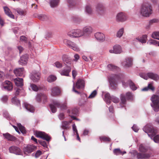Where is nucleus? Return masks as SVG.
Masks as SVG:
<instances>
[{"instance_id":"obj_31","label":"nucleus","mask_w":159,"mask_h":159,"mask_svg":"<svg viewBox=\"0 0 159 159\" xmlns=\"http://www.w3.org/2000/svg\"><path fill=\"white\" fill-rule=\"evenodd\" d=\"M15 84L17 86L21 87L23 85V79L17 78L14 80Z\"/></svg>"},{"instance_id":"obj_37","label":"nucleus","mask_w":159,"mask_h":159,"mask_svg":"<svg viewBox=\"0 0 159 159\" xmlns=\"http://www.w3.org/2000/svg\"><path fill=\"white\" fill-rule=\"evenodd\" d=\"M151 37L153 39L159 40V31H155L153 32L151 34Z\"/></svg>"},{"instance_id":"obj_44","label":"nucleus","mask_w":159,"mask_h":159,"mask_svg":"<svg viewBox=\"0 0 159 159\" xmlns=\"http://www.w3.org/2000/svg\"><path fill=\"white\" fill-rule=\"evenodd\" d=\"M107 68L110 70L114 71L115 70H119L120 68L117 66H115L112 64H109L107 66Z\"/></svg>"},{"instance_id":"obj_15","label":"nucleus","mask_w":159,"mask_h":159,"mask_svg":"<svg viewBox=\"0 0 159 159\" xmlns=\"http://www.w3.org/2000/svg\"><path fill=\"white\" fill-rule=\"evenodd\" d=\"M113 49H110L109 52L111 53L116 54H120L122 52V50L121 47L119 45H116L113 48Z\"/></svg>"},{"instance_id":"obj_38","label":"nucleus","mask_w":159,"mask_h":159,"mask_svg":"<svg viewBox=\"0 0 159 159\" xmlns=\"http://www.w3.org/2000/svg\"><path fill=\"white\" fill-rule=\"evenodd\" d=\"M128 83L130 88L132 90L134 91L137 89V87L131 80H128Z\"/></svg>"},{"instance_id":"obj_39","label":"nucleus","mask_w":159,"mask_h":159,"mask_svg":"<svg viewBox=\"0 0 159 159\" xmlns=\"http://www.w3.org/2000/svg\"><path fill=\"white\" fill-rule=\"evenodd\" d=\"M121 102L120 104L121 107H123L124 106V105L126 102V99L125 95L124 94H121L120 95Z\"/></svg>"},{"instance_id":"obj_8","label":"nucleus","mask_w":159,"mask_h":159,"mask_svg":"<svg viewBox=\"0 0 159 159\" xmlns=\"http://www.w3.org/2000/svg\"><path fill=\"white\" fill-rule=\"evenodd\" d=\"M133 61L132 57H127L121 62V65L125 68L130 67L133 64Z\"/></svg>"},{"instance_id":"obj_62","label":"nucleus","mask_w":159,"mask_h":159,"mask_svg":"<svg viewBox=\"0 0 159 159\" xmlns=\"http://www.w3.org/2000/svg\"><path fill=\"white\" fill-rule=\"evenodd\" d=\"M89 132V130L88 129H85L83 130V135L84 136L88 135Z\"/></svg>"},{"instance_id":"obj_48","label":"nucleus","mask_w":159,"mask_h":159,"mask_svg":"<svg viewBox=\"0 0 159 159\" xmlns=\"http://www.w3.org/2000/svg\"><path fill=\"white\" fill-rule=\"evenodd\" d=\"M57 79L56 76L53 75L49 76L47 78V81L49 82H52L55 81Z\"/></svg>"},{"instance_id":"obj_50","label":"nucleus","mask_w":159,"mask_h":159,"mask_svg":"<svg viewBox=\"0 0 159 159\" xmlns=\"http://www.w3.org/2000/svg\"><path fill=\"white\" fill-rule=\"evenodd\" d=\"M69 124L68 122L63 121L62 122V128L63 129H67L68 128V125Z\"/></svg>"},{"instance_id":"obj_1","label":"nucleus","mask_w":159,"mask_h":159,"mask_svg":"<svg viewBox=\"0 0 159 159\" xmlns=\"http://www.w3.org/2000/svg\"><path fill=\"white\" fill-rule=\"evenodd\" d=\"M143 129L151 139H153L155 142H159V135H156L157 133V131L154 129L152 124H149L143 127Z\"/></svg>"},{"instance_id":"obj_35","label":"nucleus","mask_w":159,"mask_h":159,"mask_svg":"<svg viewBox=\"0 0 159 159\" xmlns=\"http://www.w3.org/2000/svg\"><path fill=\"white\" fill-rule=\"evenodd\" d=\"M59 2V0H50V6L52 8L55 7L58 5Z\"/></svg>"},{"instance_id":"obj_6","label":"nucleus","mask_w":159,"mask_h":159,"mask_svg":"<svg viewBox=\"0 0 159 159\" xmlns=\"http://www.w3.org/2000/svg\"><path fill=\"white\" fill-rule=\"evenodd\" d=\"M68 35L72 38H79L84 36L82 30L80 29L73 30L68 33Z\"/></svg>"},{"instance_id":"obj_41","label":"nucleus","mask_w":159,"mask_h":159,"mask_svg":"<svg viewBox=\"0 0 159 159\" xmlns=\"http://www.w3.org/2000/svg\"><path fill=\"white\" fill-rule=\"evenodd\" d=\"M124 32V28H121L117 31L116 34V37L118 38H120L122 36Z\"/></svg>"},{"instance_id":"obj_9","label":"nucleus","mask_w":159,"mask_h":159,"mask_svg":"<svg viewBox=\"0 0 159 159\" xmlns=\"http://www.w3.org/2000/svg\"><path fill=\"white\" fill-rule=\"evenodd\" d=\"M63 42L65 44L70 47L74 51L78 52L80 51L79 46L75 43L72 42L67 39H65Z\"/></svg>"},{"instance_id":"obj_21","label":"nucleus","mask_w":159,"mask_h":159,"mask_svg":"<svg viewBox=\"0 0 159 159\" xmlns=\"http://www.w3.org/2000/svg\"><path fill=\"white\" fill-rule=\"evenodd\" d=\"M51 94L53 96H56L59 95L60 93L59 88L57 87H54L51 88Z\"/></svg>"},{"instance_id":"obj_3","label":"nucleus","mask_w":159,"mask_h":159,"mask_svg":"<svg viewBox=\"0 0 159 159\" xmlns=\"http://www.w3.org/2000/svg\"><path fill=\"white\" fill-rule=\"evenodd\" d=\"M56 106L60 108L61 110H66L68 108L66 101H65L61 104L58 101H54L50 105L51 111L53 113L56 112L57 111Z\"/></svg>"},{"instance_id":"obj_26","label":"nucleus","mask_w":159,"mask_h":159,"mask_svg":"<svg viewBox=\"0 0 159 159\" xmlns=\"http://www.w3.org/2000/svg\"><path fill=\"white\" fill-rule=\"evenodd\" d=\"M14 72L16 76H22L24 73L23 68L16 69L14 70Z\"/></svg>"},{"instance_id":"obj_53","label":"nucleus","mask_w":159,"mask_h":159,"mask_svg":"<svg viewBox=\"0 0 159 159\" xmlns=\"http://www.w3.org/2000/svg\"><path fill=\"white\" fill-rule=\"evenodd\" d=\"M82 96L84 97V98L83 99H80V102L82 104H84L87 102V98L86 94H83Z\"/></svg>"},{"instance_id":"obj_36","label":"nucleus","mask_w":159,"mask_h":159,"mask_svg":"<svg viewBox=\"0 0 159 159\" xmlns=\"http://www.w3.org/2000/svg\"><path fill=\"white\" fill-rule=\"evenodd\" d=\"M113 153L116 155H123L126 153L125 151L122 152L119 148L115 149L113 150Z\"/></svg>"},{"instance_id":"obj_28","label":"nucleus","mask_w":159,"mask_h":159,"mask_svg":"<svg viewBox=\"0 0 159 159\" xmlns=\"http://www.w3.org/2000/svg\"><path fill=\"white\" fill-rule=\"evenodd\" d=\"M3 135L5 138L8 141H14L16 139V138L8 133L3 134Z\"/></svg>"},{"instance_id":"obj_43","label":"nucleus","mask_w":159,"mask_h":159,"mask_svg":"<svg viewBox=\"0 0 159 159\" xmlns=\"http://www.w3.org/2000/svg\"><path fill=\"white\" fill-rule=\"evenodd\" d=\"M149 89H151L152 91H154V88L152 84H148L147 87H145L142 89V91H147Z\"/></svg>"},{"instance_id":"obj_40","label":"nucleus","mask_w":159,"mask_h":159,"mask_svg":"<svg viewBox=\"0 0 159 159\" xmlns=\"http://www.w3.org/2000/svg\"><path fill=\"white\" fill-rule=\"evenodd\" d=\"M139 150L141 152H145L148 150V148L144 144H140L139 147Z\"/></svg>"},{"instance_id":"obj_54","label":"nucleus","mask_w":159,"mask_h":159,"mask_svg":"<svg viewBox=\"0 0 159 159\" xmlns=\"http://www.w3.org/2000/svg\"><path fill=\"white\" fill-rule=\"evenodd\" d=\"M139 75L141 77L146 80L149 78L148 73L147 74L140 73L139 74Z\"/></svg>"},{"instance_id":"obj_47","label":"nucleus","mask_w":159,"mask_h":159,"mask_svg":"<svg viewBox=\"0 0 159 159\" xmlns=\"http://www.w3.org/2000/svg\"><path fill=\"white\" fill-rule=\"evenodd\" d=\"M11 102L13 104L17 106L20 105V101L17 99L16 97H14L12 98Z\"/></svg>"},{"instance_id":"obj_16","label":"nucleus","mask_w":159,"mask_h":159,"mask_svg":"<svg viewBox=\"0 0 159 159\" xmlns=\"http://www.w3.org/2000/svg\"><path fill=\"white\" fill-rule=\"evenodd\" d=\"M116 19L118 21L123 22L127 20V17L125 13L120 12L117 14Z\"/></svg>"},{"instance_id":"obj_49","label":"nucleus","mask_w":159,"mask_h":159,"mask_svg":"<svg viewBox=\"0 0 159 159\" xmlns=\"http://www.w3.org/2000/svg\"><path fill=\"white\" fill-rule=\"evenodd\" d=\"M126 97L127 99L130 100H133L134 98V95L131 92H127L126 94Z\"/></svg>"},{"instance_id":"obj_61","label":"nucleus","mask_w":159,"mask_h":159,"mask_svg":"<svg viewBox=\"0 0 159 159\" xmlns=\"http://www.w3.org/2000/svg\"><path fill=\"white\" fill-rule=\"evenodd\" d=\"M30 86L32 90L34 91H37L39 89V88L35 84H31Z\"/></svg>"},{"instance_id":"obj_23","label":"nucleus","mask_w":159,"mask_h":159,"mask_svg":"<svg viewBox=\"0 0 159 159\" xmlns=\"http://www.w3.org/2000/svg\"><path fill=\"white\" fill-rule=\"evenodd\" d=\"M28 56L27 54H25L20 57V59L19 61V63L21 65H24L27 64V62Z\"/></svg>"},{"instance_id":"obj_20","label":"nucleus","mask_w":159,"mask_h":159,"mask_svg":"<svg viewBox=\"0 0 159 159\" xmlns=\"http://www.w3.org/2000/svg\"><path fill=\"white\" fill-rule=\"evenodd\" d=\"M78 112V109L76 108L68 109L67 110V113L68 114L69 116L73 119H75V117L72 115H77Z\"/></svg>"},{"instance_id":"obj_25","label":"nucleus","mask_w":159,"mask_h":159,"mask_svg":"<svg viewBox=\"0 0 159 159\" xmlns=\"http://www.w3.org/2000/svg\"><path fill=\"white\" fill-rule=\"evenodd\" d=\"M134 153L135 156H136L137 158L138 159L145 158L148 157L150 156L148 154H145L138 153L136 151H134Z\"/></svg>"},{"instance_id":"obj_59","label":"nucleus","mask_w":159,"mask_h":159,"mask_svg":"<svg viewBox=\"0 0 159 159\" xmlns=\"http://www.w3.org/2000/svg\"><path fill=\"white\" fill-rule=\"evenodd\" d=\"M8 99V96L7 95H4L1 98V100L3 102H7Z\"/></svg>"},{"instance_id":"obj_7","label":"nucleus","mask_w":159,"mask_h":159,"mask_svg":"<svg viewBox=\"0 0 159 159\" xmlns=\"http://www.w3.org/2000/svg\"><path fill=\"white\" fill-rule=\"evenodd\" d=\"M122 75L121 74H111L108 77L109 82L111 86H114L116 85L117 80L121 78Z\"/></svg>"},{"instance_id":"obj_30","label":"nucleus","mask_w":159,"mask_h":159,"mask_svg":"<svg viewBox=\"0 0 159 159\" xmlns=\"http://www.w3.org/2000/svg\"><path fill=\"white\" fill-rule=\"evenodd\" d=\"M3 9L5 14L7 15L11 18L14 19V15L12 14L11 11L8 7H4Z\"/></svg>"},{"instance_id":"obj_57","label":"nucleus","mask_w":159,"mask_h":159,"mask_svg":"<svg viewBox=\"0 0 159 159\" xmlns=\"http://www.w3.org/2000/svg\"><path fill=\"white\" fill-rule=\"evenodd\" d=\"M58 117L61 120H64L65 118V113L60 112L58 115Z\"/></svg>"},{"instance_id":"obj_13","label":"nucleus","mask_w":159,"mask_h":159,"mask_svg":"<svg viewBox=\"0 0 159 159\" xmlns=\"http://www.w3.org/2000/svg\"><path fill=\"white\" fill-rule=\"evenodd\" d=\"M35 134L37 137L41 138L47 141H49L51 139V137L44 132L36 131Z\"/></svg>"},{"instance_id":"obj_14","label":"nucleus","mask_w":159,"mask_h":159,"mask_svg":"<svg viewBox=\"0 0 159 159\" xmlns=\"http://www.w3.org/2000/svg\"><path fill=\"white\" fill-rule=\"evenodd\" d=\"M40 73L36 71H33L31 74L30 77L34 82H37L40 79Z\"/></svg>"},{"instance_id":"obj_4","label":"nucleus","mask_w":159,"mask_h":159,"mask_svg":"<svg viewBox=\"0 0 159 159\" xmlns=\"http://www.w3.org/2000/svg\"><path fill=\"white\" fill-rule=\"evenodd\" d=\"M150 100L152 101L151 105L155 112L159 111V91L157 94H153L151 96Z\"/></svg>"},{"instance_id":"obj_55","label":"nucleus","mask_w":159,"mask_h":159,"mask_svg":"<svg viewBox=\"0 0 159 159\" xmlns=\"http://www.w3.org/2000/svg\"><path fill=\"white\" fill-rule=\"evenodd\" d=\"M100 139L101 141L109 142L110 140V139L106 136H102L100 137Z\"/></svg>"},{"instance_id":"obj_51","label":"nucleus","mask_w":159,"mask_h":159,"mask_svg":"<svg viewBox=\"0 0 159 159\" xmlns=\"http://www.w3.org/2000/svg\"><path fill=\"white\" fill-rule=\"evenodd\" d=\"M157 42L154 39H151L148 40L147 42V43L149 45H155L157 44Z\"/></svg>"},{"instance_id":"obj_19","label":"nucleus","mask_w":159,"mask_h":159,"mask_svg":"<svg viewBox=\"0 0 159 159\" xmlns=\"http://www.w3.org/2000/svg\"><path fill=\"white\" fill-rule=\"evenodd\" d=\"M96 9L97 12L98 14L102 15L104 13L105 8L102 4H98L96 6Z\"/></svg>"},{"instance_id":"obj_32","label":"nucleus","mask_w":159,"mask_h":159,"mask_svg":"<svg viewBox=\"0 0 159 159\" xmlns=\"http://www.w3.org/2000/svg\"><path fill=\"white\" fill-rule=\"evenodd\" d=\"M71 71V68L68 67L67 69H63L60 72V74L61 75L67 76H69V73Z\"/></svg>"},{"instance_id":"obj_46","label":"nucleus","mask_w":159,"mask_h":159,"mask_svg":"<svg viewBox=\"0 0 159 159\" xmlns=\"http://www.w3.org/2000/svg\"><path fill=\"white\" fill-rule=\"evenodd\" d=\"M63 61L67 64H70V58L66 55H63L62 57Z\"/></svg>"},{"instance_id":"obj_12","label":"nucleus","mask_w":159,"mask_h":159,"mask_svg":"<svg viewBox=\"0 0 159 159\" xmlns=\"http://www.w3.org/2000/svg\"><path fill=\"white\" fill-rule=\"evenodd\" d=\"M36 101L38 102H42L44 103L47 102V95L42 93L37 94L35 97Z\"/></svg>"},{"instance_id":"obj_64","label":"nucleus","mask_w":159,"mask_h":159,"mask_svg":"<svg viewBox=\"0 0 159 159\" xmlns=\"http://www.w3.org/2000/svg\"><path fill=\"white\" fill-rule=\"evenodd\" d=\"M4 78L5 74L2 71H0V81L4 80Z\"/></svg>"},{"instance_id":"obj_17","label":"nucleus","mask_w":159,"mask_h":159,"mask_svg":"<svg viewBox=\"0 0 159 159\" xmlns=\"http://www.w3.org/2000/svg\"><path fill=\"white\" fill-rule=\"evenodd\" d=\"M147 38V35L146 34L143 35L141 37L136 38L133 40V43L135 45H136V43L138 41L142 43H145L146 42Z\"/></svg>"},{"instance_id":"obj_24","label":"nucleus","mask_w":159,"mask_h":159,"mask_svg":"<svg viewBox=\"0 0 159 159\" xmlns=\"http://www.w3.org/2000/svg\"><path fill=\"white\" fill-rule=\"evenodd\" d=\"M95 37L97 40L99 41H103L105 39L104 34L99 32L96 33L95 34Z\"/></svg>"},{"instance_id":"obj_33","label":"nucleus","mask_w":159,"mask_h":159,"mask_svg":"<svg viewBox=\"0 0 159 159\" xmlns=\"http://www.w3.org/2000/svg\"><path fill=\"white\" fill-rule=\"evenodd\" d=\"M149 78H151L155 81H157L159 79V76L157 74L152 72L148 73Z\"/></svg>"},{"instance_id":"obj_34","label":"nucleus","mask_w":159,"mask_h":159,"mask_svg":"<svg viewBox=\"0 0 159 159\" xmlns=\"http://www.w3.org/2000/svg\"><path fill=\"white\" fill-rule=\"evenodd\" d=\"M72 129L73 131L74 134L76 135L77 139L80 142V139L79 136V134L78 132V130L77 129L76 126L75 124L72 125Z\"/></svg>"},{"instance_id":"obj_2","label":"nucleus","mask_w":159,"mask_h":159,"mask_svg":"<svg viewBox=\"0 0 159 159\" xmlns=\"http://www.w3.org/2000/svg\"><path fill=\"white\" fill-rule=\"evenodd\" d=\"M152 13V8L150 3L144 2L142 5L139 11L140 15L143 17H149Z\"/></svg>"},{"instance_id":"obj_10","label":"nucleus","mask_w":159,"mask_h":159,"mask_svg":"<svg viewBox=\"0 0 159 159\" xmlns=\"http://www.w3.org/2000/svg\"><path fill=\"white\" fill-rule=\"evenodd\" d=\"M1 87L2 90L8 91H11L13 89L11 83L10 81L7 80L2 84Z\"/></svg>"},{"instance_id":"obj_22","label":"nucleus","mask_w":159,"mask_h":159,"mask_svg":"<svg viewBox=\"0 0 159 159\" xmlns=\"http://www.w3.org/2000/svg\"><path fill=\"white\" fill-rule=\"evenodd\" d=\"M84 86V82L83 80L79 79L77 82L75 87L78 89H82Z\"/></svg>"},{"instance_id":"obj_60","label":"nucleus","mask_w":159,"mask_h":159,"mask_svg":"<svg viewBox=\"0 0 159 159\" xmlns=\"http://www.w3.org/2000/svg\"><path fill=\"white\" fill-rule=\"evenodd\" d=\"M54 66L57 68L60 69L62 67V64L59 61L55 62L54 64Z\"/></svg>"},{"instance_id":"obj_52","label":"nucleus","mask_w":159,"mask_h":159,"mask_svg":"<svg viewBox=\"0 0 159 159\" xmlns=\"http://www.w3.org/2000/svg\"><path fill=\"white\" fill-rule=\"evenodd\" d=\"M16 11L19 15L21 16H24L25 14V11L20 9H17Z\"/></svg>"},{"instance_id":"obj_27","label":"nucleus","mask_w":159,"mask_h":159,"mask_svg":"<svg viewBox=\"0 0 159 159\" xmlns=\"http://www.w3.org/2000/svg\"><path fill=\"white\" fill-rule=\"evenodd\" d=\"M82 31L84 33V35L86 34H89L92 32L93 29L91 26H86L83 28Z\"/></svg>"},{"instance_id":"obj_56","label":"nucleus","mask_w":159,"mask_h":159,"mask_svg":"<svg viewBox=\"0 0 159 159\" xmlns=\"http://www.w3.org/2000/svg\"><path fill=\"white\" fill-rule=\"evenodd\" d=\"M39 18L42 20H45L47 19L48 18L46 15L41 14L38 16Z\"/></svg>"},{"instance_id":"obj_45","label":"nucleus","mask_w":159,"mask_h":159,"mask_svg":"<svg viewBox=\"0 0 159 159\" xmlns=\"http://www.w3.org/2000/svg\"><path fill=\"white\" fill-rule=\"evenodd\" d=\"M85 12L89 14H92V10L90 5H87L85 7Z\"/></svg>"},{"instance_id":"obj_5","label":"nucleus","mask_w":159,"mask_h":159,"mask_svg":"<svg viewBox=\"0 0 159 159\" xmlns=\"http://www.w3.org/2000/svg\"><path fill=\"white\" fill-rule=\"evenodd\" d=\"M104 100L107 105H109L111 103V100L116 103H118L119 101V99L118 98L114 96L110 97V94L108 93H106Z\"/></svg>"},{"instance_id":"obj_11","label":"nucleus","mask_w":159,"mask_h":159,"mask_svg":"<svg viewBox=\"0 0 159 159\" xmlns=\"http://www.w3.org/2000/svg\"><path fill=\"white\" fill-rule=\"evenodd\" d=\"M36 146L33 145H28L23 148V152L25 154L27 155L30 154L36 149Z\"/></svg>"},{"instance_id":"obj_58","label":"nucleus","mask_w":159,"mask_h":159,"mask_svg":"<svg viewBox=\"0 0 159 159\" xmlns=\"http://www.w3.org/2000/svg\"><path fill=\"white\" fill-rule=\"evenodd\" d=\"M97 94V92L96 90H94L91 93L89 96L88 98H94L96 95Z\"/></svg>"},{"instance_id":"obj_63","label":"nucleus","mask_w":159,"mask_h":159,"mask_svg":"<svg viewBox=\"0 0 159 159\" xmlns=\"http://www.w3.org/2000/svg\"><path fill=\"white\" fill-rule=\"evenodd\" d=\"M132 128L133 131L135 132H137L139 130L138 127L136 125L134 124L133 126L132 127Z\"/></svg>"},{"instance_id":"obj_18","label":"nucleus","mask_w":159,"mask_h":159,"mask_svg":"<svg viewBox=\"0 0 159 159\" xmlns=\"http://www.w3.org/2000/svg\"><path fill=\"white\" fill-rule=\"evenodd\" d=\"M9 151L10 153L17 155H20L22 154L20 149L15 146H12L10 147L9 148Z\"/></svg>"},{"instance_id":"obj_42","label":"nucleus","mask_w":159,"mask_h":159,"mask_svg":"<svg viewBox=\"0 0 159 159\" xmlns=\"http://www.w3.org/2000/svg\"><path fill=\"white\" fill-rule=\"evenodd\" d=\"M17 126L22 134H24L26 133V131L24 127L22 126L20 123L17 124Z\"/></svg>"},{"instance_id":"obj_29","label":"nucleus","mask_w":159,"mask_h":159,"mask_svg":"<svg viewBox=\"0 0 159 159\" xmlns=\"http://www.w3.org/2000/svg\"><path fill=\"white\" fill-rule=\"evenodd\" d=\"M24 106L25 109L29 112L32 113L34 112V108L32 106L27 103H25L24 104Z\"/></svg>"}]
</instances>
